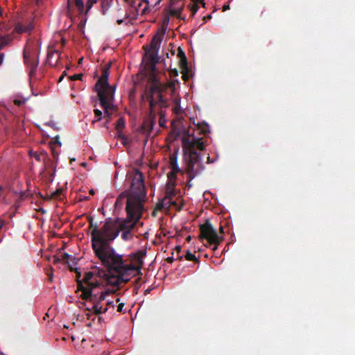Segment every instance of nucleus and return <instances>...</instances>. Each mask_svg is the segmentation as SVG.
Masks as SVG:
<instances>
[{
	"label": "nucleus",
	"instance_id": "nucleus-1",
	"mask_svg": "<svg viewBox=\"0 0 355 355\" xmlns=\"http://www.w3.org/2000/svg\"><path fill=\"white\" fill-rule=\"evenodd\" d=\"M89 227L93 228L91 233L92 249L95 255L110 272H115V275L124 283L140 272L144 264L143 259L146 254V250H139L132 254V259L137 265L127 264L123 256L117 254L110 245L119 235L116 223L109 220L98 229V225H94L91 219Z\"/></svg>",
	"mask_w": 355,
	"mask_h": 355
},
{
	"label": "nucleus",
	"instance_id": "nucleus-2",
	"mask_svg": "<svg viewBox=\"0 0 355 355\" xmlns=\"http://www.w3.org/2000/svg\"><path fill=\"white\" fill-rule=\"evenodd\" d=\"M126 180L130 184L129 189L117 198L116 204L119 201L120 197L124 196L127 198L125 210L127 219L121 220L119 218L112 220L106 219L104 225L111 220L116 223L119 233L123 231L121 237L124 240L132 238L131 230L141 218L144 211V202L147 201L146 189L144 184V174L137 168H133L126 175Z\"/></svg>",
	"mask_w": 355,
	"mask_h": 355
},
{
	"label": "nucleus",
	"instance_id": "nucleus-3",
	"mask_svg": "<svg viewBox=\"0 0 355 355\" xmlns=\"http://www.w3.org/2000/svg\"><path fill=\"white\" fill-rule=\"evenodd\" d=\"M109 270H104L99 268H96L93 271L87 272L84 275V281L85 286H82L79 284V291L82 292L80 297L83 300H88L93 303L94 305L97 304L101 305V302L105 300L107 297L109 296L112 292L110 291H106L101 292L100 295L94 294L93 291L96 288L99 287L101 285V282L97 279V277L105 280L107 284L114 286H119L121 282L119 277L112 275Z\"/></svg>",
	"mask_w": 355,
	"mask_h": 355
},
{
	"label": "nucleus",
	"instance_id": "nucleus-4",
	"mask_svg": "<svg viewBox=\"0 0 355 355\" xmlns=\"http://www.w3.org/2000/svg\"><path fill=\"white\" fill-rule=\"evenodd\" d=\"M182 146L186 165H189V170L193 171V164H202L201 156L197 150L202 151L205 149L203 138L196 137L190 134L189 130H184L182 137Z\"/></svg>",
	"mask_w": 355,
	"mask_h": 355
},
{
	"label": "nucleus",
	"instance_id": "nucleus-5",
	"mask_svg": "<svg viewBox=\"0 0 355 355\" xmlns=\"http://www.w3.org/2000/svg\"><path fill=\"white\" fill-rule=\"evenodd\" d=\"M111 63L103 67L101 76L98 80L96 87L101 106L104 109L105 114L110 116L109 110L112 109L111 102L114 99L115 87H111L108 83Z\"/></svg>",
	"mask_w": 355,
	"mask_h": 355
},
{
	"label": "nucleus",
	"instance_id": "nucleus-6",
	"mask_svg": "<svg viewBox=\"0 0 355 355\" xmlns=\"http://www.w3.org/2000/svg\"><path fill=\"white\" fill-rule=\"evenodd\" d=\"M166 89V87L163 88H158L157 89H145L144 94L142 95L141 98L144 101L145 98L149 103V111L151 114L155 112L156 106L160 108L168 107L169 106L168 100L164 98L163 92Z\"/></svg>",
	"mask_w": 355,
	"mask_h": 355
},
{
	"label": "nucleus",
	"instance_id": "nucleus-7",
	"mask_svg": "<svg viewBox=\"0 0 355 355\" xmlns=\"http://www.w3.org/2000/svg\"><path fill=\"white\" fill-rule=\"evenodd\" d=\"M40 49H37L33 42L30 40L24 50V60L26 64L30 68V75L35 73L39 63Z\"/></svg>",
	"mask_w": 355,
	"mask_h": 355
},
{
	"label": "nucleus",
	"instance_id": "nucleus-8",
	"mask_svg": "<svg viewBox=\"0 0 355 355\" xmlns=\"http://www.w3.org/2000/svg\"><path fill=\"white\" fill-rule=\"evenodd\" d=\"M200 238L206 239L210 245H214L212 250L216 251L218 249V245L223 241V237L217 234L209 220L200 225Z\"/></svg>",
	"mask_w": 355,
	"mask_h": 355
},
{
	"label": "nucleus",
	"instance_id": "nucleus-9",
	"mask_svg": "<svg viewBox=\"0 0 355 355\" xmlns=\"http://www.w3.org/2000/svg\"><path fill=\"white\" fill-rule=\"evenodd\" d=\"M33 22V19L19 21L15 24V31L19 34L25 33H31L35 28Z\"/></svg>",
	"mask_w": 355,
	"mask_h": 355
},
{
	"label": "nucleus",
	"instance_id": "nucleus-10",
	"mask_svg": "<svg viewBox=\"0 0 355 355\" xmlns=\"http://www.w3.org/2000/svg\"><path fill=\"white\" fill-rule=\"evenodd\" d=\"M184 8V3L182 0H171L169 12L173 16L178 19L184 20V17H181V12Z\"/></svg>",
	"mask_w": 355,
	"mask_h": 355
},
{
	"label": "nucleus",
	"instance_id": "nucleus-11",
	"mask_svg": "<svg viewBox=\"0 0 355 355\" xmlns=\"http://www.w3.org/2000/svg\"><path fill=\"white\" fill-rule=\"evenodd\" d=\"M205 166L202 164H193V171L189 170V165H186L185 173L188 178V186L191 187L192 184L190 183L191 181L196 176L199 175L204 170Z\"/></svg>",
	"mask_w": 355,
	"mask_h": 355
},
{
	"label": "nucleus",
	"instance_id": "nucleus-12",
	"mask_svg": "<svg viewBox=\"0 0 355 355\" xmlns=\"http://www.w3.org/2000/svg\"><path fill=\"white\" fill-rule=\"evenodd\" d=\"M148 83H150V85L147 87L146 89H157L158 88H163L164 87H166L159 81L156 74V69H154L153 71L150 69Z\"/></svg>",
	"mask_w": 355,
	"mask_h": 355
},
{
	"label": "nucleus",
	"instance_id": "nucleus-13",
	"mask_svg": "<svg viewBox=\"0 0 355 355\" xmlns=\"http://www.w3.org/2000/svg\"><path fill=\"white\" fill-rule=\"evenodd\" d=\"M155 119V113L153 112V114L149 112L148 117L145 119L142 125H141V131L145 135H148L150 133L154 126V121Z\"/></svg>",
	"mask_w": 355,
	"mask_h": 355
},
{
	"label": "nucleus",
	"instance_id": "nucleus-14",
	"mask_svg": "<svg viewBox=\"0 0 355 355\" xmlns=\"http://www.w3.org/2000/svg\"><path fill=\"white\" fill-rule=\"evenodd\" d=\"M165 31H163L161 35L158 33L153 36L150 44V51H153L155 54H157L158 51L160 48L161 42L163 40Z\"/></svg>",
	"mask_w": 355,
	"mask_h": 355
},
{
	"label": "nucleus",
	"instance_id": "nucleus-15",
	"mask_svg": "<svg viewBox=\"0 0 355 355\" xmlns=\"http://www.w3.org/2000/svg\"><path fill=\"white\" fill-rule=\"evenodd\" d=\"M60 53L49 47L47 52V61L51 67H55L59 61Z\"/></svg>",
	"mask_w": 355,
	"mask_h": 355
},
{
	"label": "nucleus",
	"instance_id": "nucleus-16",
	"mask_svg": "<svg viewBox=\"0 0 355 355\" xmlns=\"http://www.w3.org/2000/svg\"><path fill=\"white\" fill-rule=\"evenodd\" d=\"M176 202L173 200V198H166L164 197L162 200H159L157 204V209L162 210L164 208H169L171 205H176Z\"/></svg>",
	"mask_w": 355,
	"mask_h": 355
},
{
	"label": "nucleus",
	"instance_id": "nucleus-17",
	"mask_svg": "<svg viewBox=\"0 0 355 355\" xmlns=\"http://www.w3.org/2000/svg\"><path fill=\"white\" fill-rule=\"evenodd\" d=\"M175 182L168 181L166 186L165 196L166 198H173L175 196Z\"/></svg>",
	"mask_w": 355,
	"mask_h": 355
},
{
	"label": "nucleus",
	"instance_id": "nucleus-18",
	"mask_svg": "<svg viewBox=\"0 0 355 355\" xmlns=\"http://www.w3.org/2000/svg\"><path fill=\"white\" fill-rule=\"evenodd\" d=\"M31 156L38 162H43L45 164H46V162L48 161V155L44 151L40 153L31 152Z\"/></svg>",
	"mask_w": 355,
	"mask_h": 355
},
{
	"label": "nucleus",
	"instance_id": "nucleus-19",
	"mask_svg": "<svg viewBox=\"0 0 355 355\" xmlns=\"http://www.w3.org/2000/svg\"><path fill=\"white\" fill-rule=\"evenodd\" d=\"M169 164L171 169H175L176 171H181V169L180 168L178 164L177 152L170 155Z\"/></svg>",
	"mask_w": 355,
	"mask_h": 355
},
{
	"label": "nucleus",
	"instance_id": "nucleus-20",
	"mask_svg": "<svg viewBox=\"0 0 355 355\" xmlns=\"http://www.w3.org/2000/svg\"><path fill=\"white\" fill-rule=\"evenodd\" d=\"M10 41V38L8 35L1 36L0 35V50H1L5 46H6ZM4 54L0 53V65L3 63Z\"/></svg>",
	"mask_w": 355,
	"mask_h": 355
},
{
	"label": "nucleus",
	"instance_id": "nucleus-21",
	"mask_svg": "<svg viewBox=\"0 0 355 355\" xmlns=\"http://www.w3.org/2000/svg\"><path fill=\"white\" fill-rule=\"evenodd\" d=\"M125 119L123 117L119 118L115 125V128L118 132L119 137L121 138L122 139H125V137L121 135L122 130L125 128Z\"/></svg>",
	"mask_w": 355,
	"mask_h": 355
},
{
	"label": "nucleus",
	"instance_id": "nucleus-22",
	"mask_svg": "<svg viewBox=\"0 0 355 355\" xmlns=\"http://www.w3.org/2000/svg\"><path fill=\"white\" fill-rule=\"evenodd\" d=\"M87 309L90 311H93L94 313L97 315L107 311V307L103 308L101 305H98L97 304L93 305V307L92 309L87 308Z\"/></svg>",
	"mask_w": 355,
	"mask_h": 355
},
{
	"label": "nucleus",
	"instance_id": "nucleus-23",
	"mask_svg": "<svg viewBox=\"0 0 355 355\" xmlns=\"http://www.w3.org/2000/svg\"><path fill=\"white\" fill-rule=\"evenodd\" d=\"M178 55L180 58V67L182 69H186L187 68V58H186V55H185L184 51L180 48H179V49H178Z\"/></svg>",
	"mask_w": 355,
	"mask_h": 355
},
{
	"label": "nucleus",
	"instance_id": "nucleus-24",
	"mask_svg": "<svg viewBox=\"0 0 355 355\" xmlns=\"http://www.w3.org/2000/svg\"><path fill=\"white\" fill-rule=\"evenodd\" d=\"M63 189L62 188H58L55 191L51 192L50 194H48L46 198H44L45 200H49V199H57L58 197L62 193Z\"/></svg>",
	"mask_w": 355,
	"mask_h": 355
},
{
	"label": "nucleus",
	"instance_id": "nucleus-25",
	"mask_svg": "<svg viewBox=\"0 0 355 355\" xmlns=\"http://www.w3.org/2000/svg\"><path fill=\"white\" fill-rule=\"evenodd\" d=\"M157 54H155L153 51H150V63L149 69H152L153 71L154 69H156L155 64L157 62Z\"/></svg>",
	"mask_w": 355,
	"mask_h": 355
},
{
	"label": "nucleus",
	"instance_id": "nucleus-26",
	"mask_svg": "<svg viewBox=\"0 0 355 355\" xmlns=\"http://www.w3.org/2000/svg\"><path fill=\"white\" fill-rule=\"evenodd\" d=\"M198 127L201 134L205 135L209 132V125L207 123H199Z\"/></svg>",
	"mask_w": 355,
	"mask_h": 355
},
{
	"label": "nucleus",
	"instance_id": "nucleus-27",
	"mask_svg": "<svg viewBox=\"0 0 355 355\" xmlns=\"http://www.w3.org/2000/svg\"><path fill=\"white\" fill-rule=\"evenodd\" d=\"M178 173H183V172L182 170H181V171H175V169H171V171L167 175L169 181H173L175 182V180L177 178V174Z\"/></svg>",
	"mask_w": 355,
	"mask_h": 355
},
{
	"label": "nucleus",
	"instance_id": "nucleus-28",
	"mask_svg": "<svg viewBox=\"0 0 355 355\" xmlns=\"http://www.w3.org/2000/svg\"><path fill=\"white\" fill-rule=\"evenodd\" d=\"M76 280L77 282V288H78V291H79V284L80 283L82 284V286H85L84 284H85V282L84 281V278L82 280L80 279L81 277V272L78 269H76Z\"/></svg>",
	"mask_w": 355,
	"mask_h": 355
},
{
	"label": "nucleus",
	"instance_id": "nucleus-29",
	"mask_svg": "<svg viewBox=\"0 0 355 355\" xmlns=\"http://www.w3.org/2000/svg\"><path fill=\"white\" fill-rule=\"evenodd\" d=\"M74 3L78 9L80 13H83L84 10V3L83 0H74Z\"/></svg>",
	"mask_w": 355,
	"mask_h": 355
},
{
	"label": "nucleus",
	"instance_id": "nucleus-30",
	"mask_svg": "<svg viewBox=\"0 0 355 355\" xmlns=\"http://www.w3.org/2000/svg\"><path fill=\"white\" fill-rule=\"evenodd\" d=\"M185 259L188 261H193L196 262L198 261V260L196 257V256L193 254H192L191 252H190L189 251L187 252V253L185 254Z\"/></svg>",
	"mask_w": 355,
	"mask_h": 355
},
{
	"label": "nucleus",
	"instance_id": "nucleus-31",
	"mask_svg": "<svg viewBox=\"0 0 355 355\" xmlns=\"http://www.w3.org/2000/svg\"><path fill=\"white\" fill-rule=\"evenodd\" d=\"M198 6L197 3H191L189 5V8L191 12V16H193L198 10Z\"/></svg>",
	"mask_w": 355,
	"mask_h": 355
},
{
	"label": "nucleus",
	"instance_id": "nucleus-32",
	"mask_svg": "<svg viewBox=\"0 0 355 355\" xmlns=\"http://www.w3.org/2000/svg\"><path fill=\"white\" fill-rule=\"evenodd\" d=\"M94 114H95V117L96 118V120H94L93 121V123L96 122V121H100L102 118V112L98 110V109H95L94 110Z\"/></svg>",
	"mask_w": 355,
	"mask_h": 355
},
{
	"label": "nucleus",
	"instance_id": "nucleus-33",
	"mask_svg": "<svg viewBox=\"0 0 355 355\" xmlns=\"http://www.w3.org/2000/svg\"><path fill=\"white\" fill-rule=\"evenodd\" d=\"M53 144V146H55L57 145L58 147H60L62 146L61 142L59 140V136L57 135L53 138V141H51V146Z\"/></svg>",
	"mask_w": 355,
	"mask_h": 355
},
{
	"label": "nucleus",
	"instance_id": "nucleus-34",
	"mask_svg": "<svg viewBox=\"0 0 355 355\" xmlns=\"http://www.w3.org/2000/svg\"><path fill=\"white\" fill-rule=\"evenodd\" d=\"M116 302L119 303L118 305V307H117V311L120 312V313H124L123 306H124L125 304L123 302H120L119 298H116Z\"/></svg>",
	"mask_w": 355,
	"mask_h": 355
},
{
	"label": "nucleus",
	"instance_id": "nucleus-35",
	"mask_svg": "<svg viewBox=\"0 0 355 355\" xmlns=\"http://www.w3.org/2000/svg\"><path fill=\"white\" fill-rule=\"evenodd\" d=\"M51 153H52L53 158L55 159H58V155H59V153L58 151H56L55 146H53V144H52L51 146Z\"/></svg>",
	"mask_w": 355,
	"mask_h": 355
},
{
	"label": "nucleus",
	"instance_id": "nucleus-36",
	"mask_svg": "<svg viewBox=\"0 0 355 355\" xmlns=\"http://www.w3.org/2000/svg\"><path fill=\"white\" fill-rule=\"evenodd\" d=\"M97 0H88L87 2V11L90 10L93 5L96 3Z\"/></svg>",
	"mask_w": 355,
	"mask_h": 355
},
{
	"label": "nucleus",
	"instance_id": "nucleus-37",
	"mask_svg": "<svg viewBox=\"0 0 355 355\" xmlns=\"http://www.w3.org/2000/svg\"><path fill=\"white\" fill-rule=\"evenodd\" d=\"M169 74H170V78H175V77H177L178 76V71L176 69H171L169 71Z\"/></svg>",
	"mask_w": 355,
	"mask_h": 355
},
{
	"label": "nucleus",
	"instance_id": "nucleus-38",
	"mask_svg": "<svg viewBox=\"0 0 355 355\" xmlns=\"http://www.w3.org/2000/svg\"><path fill=\"white\" fill-rule=\"evenodd\" d=\"M83 76V75L82 73L74 74L73 76H70V79L71 80H82Z\"/></svg>",
	"mask_w": 355,
	"mask_h": 355
},
{
	"label": "nucleus",
	"instance_id": "nucleus-39",
	"mask_svg": "<svg viewBox=\"0 0 355 355\" xmlns=\"http://www.w3.org/2000/svg\"><path fill=\"white\" fill-rule=\"evenodd\" d=\"M61 259L64 261H68L70 255L68 253H64L62 256Z\"/></svg>",
	"mask_w": 355,
	"mask_h": 355
},
{
	"label": "nucleus",
	"instance_id": "nucleus-40",
	"mask_svg": "<svg viewBox=\"0 0 355 355\" xmlns=\"http://www.w3.org/2000/svg\"><path fill=\"white\" fill-rule=\"evenodd\" d=\"M105 307H107V309L110 307L114 308V301H112V300H107V302H106V306Z\"/></svg>",
	"mask_w": 355,
	"mask_h": 355
},
{
	"label": "nucleus",
	"instance_id": "nucleus-41",
	"mask_svg": "<svg viewBox=\"0 0 355 355\" xmlns=\"http://www.w3.org/2000/svg\"><path fill=\"white\" fill-rule=\"evenodd\" d=\"M104 3H105V1H103L101 5H102V8H103V10H102V12H103V15H105L106 14V11H107V8H105V6H104Z\"/></svg>",
	"mask_w": 355,
	"mask_h": 355
},
{
	"label": "nucleus",
	"instance_id": "nucleus-42",
	"mask_svg": "<svg viewBox=\"0 0 355 355\" xmlns=\"http://www.w3.org/2000/svg\"><path fill=\"white\" fill-rule=\"evenodd\" d=\"M173 257H169L168 258H166V261L169 263H172L173 262Z\"/></svg>",
	"mask_w": 355,
	"mask_h": 355
},
{
	"label": "nucleus",
	"instance_id": "nucleus-43",
	"mask_svg": "<svg viewBox=\"0 0 355 355\" xmlns=\"http://www.w3.org/2000/svg\"><path fill=\"white\" fill-rule=\"evenodd\" d=\"M34 1L37 6H40L42 3V0H32Z\"/></svg>",
	"mask_w": 355,
	"mask_h": 355
},
{
	"label": "nucleus",
	"instance_id": "nucleus-44",
	"mask_svg": "<svg viewBox=\"0 0 355 355\" xmlns=\"http://www.w3.org/2000/svg\"><path fill=\"white\" fill-rule=\"evenodd\" d=\"M228 9H230V6H229L228 4H227V5H224V6H223V11H225V10H228Z\"/></svg>",
	"mask_w": 355,
	"mask_h": 355
},
{
	"label": "nucleus",
	"instance_id": "nucleus-45",
	"mask_svg": "<svg viewBox=\"0 0 355 355\" xmlns=\"http://www.w3.org/2000/svg\"><path fill=\"white\" fill-rule=\"evenodd\" d=\"M211 19V15H207V16H206V17H204L203 20H204L205 21H206L207 19Z\"/></svg>",
	"mask_w": 355,
	"mask_h": 355
},
{
	"label": "nucleus",
	"instance_id": "nucleus-46",
	"mask_svg": "<svg viewBox=\"0 0 355 355\" xmlns=\"http://www.w3.org/2000/svg\"><path fill=\"white\" fill-rule=\"evenodd\" d=\"M175 250L177 251L178 253L180 252L181 247L180 245L176 246L175 247Z\"/></svg>",
	"mask_w": 355,
	"mask_h": 355
},
{
	"label": "nucleus",
	"instance_id": "nucleus-47",
	"mask_svg": "<svg viewBox=\"0 0 355 355\" xmlns=\"http://www.w3.org/2000/svg\"><path fill=\"white\" fill-rule=\"evenodd\" d=\"M69 269H70L71 271H75L76 272V268H73L71 265H69Z\"/></svg>",
	"mask_w": 355,
	"mask_h": 355
},
{
	"label": "nucleus",
	"instance_id": "nucleus-48",
	"mask_svg": "<svg viewBox=\"0 0 355 355\" xmlns=\"http://www.w3.org/2000/svg\"><path fill=\"white\" fill-rule=\"evenodd\" d=\"M59 261H60V259L58 257H54V261H53L54 263H58V262H59Z\"/></svg>",
	"mask_w": 355,
	"mask_h": 355
},
{
	"label": "nucleus",
	"instance_id": "nucleus-49",
	"mask_svg": "<svg viewBox=\"0 0 355 355\" xmlns=\"http://www.w3.org/2000/svg\"><path fill=\"white\" fill-rule=\"evenodd\" d=\"M123 19H118L117 20V24H121L123 23Z\"/></svg>",
	"mask_w": 355,
	"mask_h": 355
},
{
	"label": "nucleus",
	"instance_id": "nucleus-50",
	"mask_svg": "<svg viewBox=\"0 0 355 355\" xmlns=\"http://www.w3.org/2000/svg\"><path fill=\"white\" fill-rule=\"evenodd\" d=\"M15 103L16 105H20V101H17V100H15Z\"/></svg>",
	"mask_w": 355,
	"mask_h": 355
},
{
	"label": "nucleus",
	"instance_id": "nucleus-51",
	"mask_svg": "<svg viewBox=\"0 0 355 355\" xmlns=\"http://www.w3.org/2000/svg\"><path fill=\"white\" fill-rule=\"evenodd\" d=\"M94 193H95V192H94V191L93 189H91V190L89 191V193H90L91 195H94Z\"/></svg>",
	"mask_w": 355,
	"mask_h": 355
},
{
	"label": "nucleus",
	"instance_id": "nucleus-52",
	"mask_svg": "<svg viewBox=\"0 0 355 355\" xmlns=\"http://www.w3.org/2000/svg\"><path fill=\"white\" fill-rule=\"evenodd\" d=\"M64 78L63 75H62L59 78V82H61L62 79Z\"/></svg>",
	"mask_w": 355,
	"mask_h": 355
},
{
	"label": "nucleus",
	"instance_id": "nucleus-53",
	"mask_svg": "<svg viewBox=\"0 0 355 355\" xmlns=\"http://www.w3.org/2000/svg\"><path fill=\"white\" fill-rule=\"evenodd\" d=\"M220 233H222V234H223V233H224V232H223V227H220Z\"/></svg>",
	"mask_w": 355,
	"mask_h": 355
},
{
	"label": "nucleus",
	"instance_id": "nucleus-54",
	"mask_svg": "<svg viewBox=\"0 0 355 355\" xmlns=\"http://www.w3.org/2000/svg\"><path fill=\"white\" fill-rule=\"evenodd\" d=\"M3 221L0 223V229L3 227Z\"/></svg>",
	"mask_w": 355,
	"mask_h": 355
},
{
	"label": "nucleus",
	"instance_id": "nucleus-55",
	"mask_svg": "<svg viewBox=\"0 0 355 355\" xmlns=\"http://www.w3.org/2000/svg\"><path fill=\"white\" fill-rule=\"evenodd\" d=\"M69 1H70V0H68V1H67V3H68V8H70Z\"/></svg>",
	"mask_w": 355,
	"mask_h": 355
},
{
	"label": "nucleus",
	"instance_id": "nucleus-56",
	"mask_svg": "<svg viewBox=\"0 0 355 355\" xmlns=\"http://www.w3.org/2000/svg\"><path fill=\"white\" fill-rule=\"evenodd\" d=\"M66 71H64L62 75H63V77L66 75Z\"/></svg>",
	"mask_w": 355,
	"mask_h": 355
},
{
	"label": "nucleus",
	"instance_id": "nucleus-57",
	"mask_svg": "<svg viewBox=\"0 0 355 355\" xmlns=\"http://www.w3.org/2000/svg\"><path fill=\"white\" fill-rule=\"evenodd\" d=\"M73 161H75V159H74V158H73V159H70V162H73Z\"/></svg>",
	"mask_w": 355,
	"mask_h": 355
},
{
	"label": "nucleus",
	"instance_id": "nucleus-58",
	"mask_svg": "<svg viewBox=\"0 0 355 355\" xmlns=\"http://www.w3.org/2000/svg\"><path fill=\"white\" fill-rule=\"evenodd\" d=\"M182 257H181V256L178 258V259H180V260H182Z\"/></svg>",
	"mask_w": 355,
	"mask_h": 355
},
{
	"label": "nucleus",
	"instance_id": "nucleus-59",
	"mask_svg": "<svg viewBox=\"0 0 355 355\" xmlns=\"http://www.w3.org/2000/svg\"><path fill=\"white\" fill-rule=\"evenodd\" d=\"M62 44H65V41L64 40H62Z\"/></svg>",
	"mask_w": 355,
	"mask_h": 355
},
{
	"label": "nucleus",
	"instance_id": "nucleus-60",
	"mask_svg": "<svg viewBox=\"0 0 355 355\" xmlns=\"http://www.w3.org/2000/svg\"><path fill=\"white\" fill-rule=\"evenodd\" d=\"M82 60H83V58L80 59L79 63L82 62Z\"/></svg>",
	"mask_w": 355,
	"mask_h": 355
},
{
	"label": "nucleus",
	"instance_id": "nucleus-61",
	"mask_svg": "<svg viewBox=\"0 0 355 355\" xmlns=\"http://www.w3.org/2000/svg\"><path fill=\"white\" fill-rule=\"evenodd\" d=\"M186 76H187V74H186V73H184V74H183V77H184V78Z\"/></svg>",
	"mask_w": 355,
	"mask_h": 355
},
{
	"label": "nucleus",
	"instance_id": "nucleus-62",
	"mask_svg": "<svg viewBox=\"0 0 355 355\" xmlns=\"http://www.w3.org/2000/svg\"><path fill=\"white\" fill-rule=\"evenodd\" d=\"M84 199L87 200L88 197H84Z\"/></svg>",
	"mask_w": 355,
	"mask_h": 355
}]
</instances>
